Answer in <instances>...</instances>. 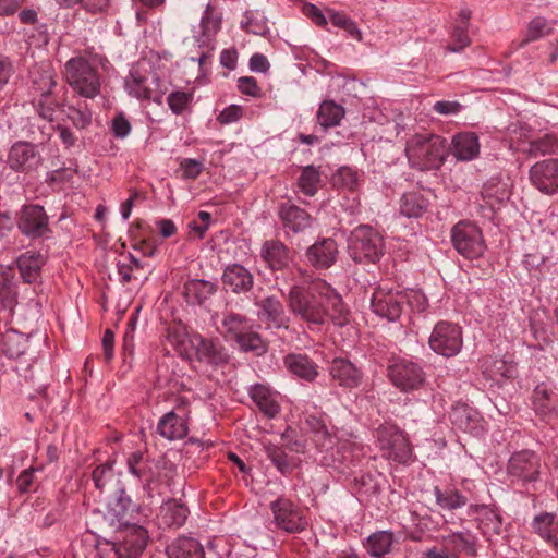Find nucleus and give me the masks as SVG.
Returning a JSON list of instances; mask_svg holds the SVG:
<instances>
[{
  "instance_id": "21",
  "label": "nucleus",
  "mask_w": 558,
  "mask_h": 558,
  "mask_svg": "<svg viewBox=\"0 0 558 558\" xmlns=\"http://www.w3.org/2000/svg\"><path fill=\"white\" fill-rule=\"evenodd\" d=\"M318 293L323 296V304L328 311V318L336 325L343 326L348 323L349 311L342 298L324 280H318Z\"/></svg>"
},
{
  "instance_id": "52",
  "label": "nucleus",
  "mask_w": 558,
  "mask_h": 558,
  "mask_svg": "<svg viewBox=\"0 0 558 558\" xmlns=\"http://www.w3.org/2000/svg\"><path fill=\"white\" fill-rule=\"evenodd\" d=\"M332 183L338 187L354 191L359 186V173L350 167H341L332 175Z\"/></svg>"
},
{
  "instance_id": "15",
  "label": "nucleus",
  "mask_w": 558,
  "mask_h": 558,
  "mask_svg": "<svg viewBox=\"0 0 558 558\" xmlns=\"http://www.w3.org/2000/svg\"><path fill=\"white\" fill-rule=\"evenodd\" d=\"M159 83L157 76H143L136 70H132L130 77L125 81V88L129 95L140 100H153L160 105L163 92L158 88Z\"/></svg>"
},
{
  "instance_id": "19",
  "label": "nucleus",
  "mask_w": 558,
  "mask_h": 558,
  "mask_svg": "<svg viewBox=\"0 0 558 558\" xmlns=\"http://www.w3.org/2000/svg\"><path fill=\"white\" fill-rule=\"evenodd\" d=\"M40 162L36 147L27 142L15 143L8 156V165L14 171H31Z\"/></svg>"
},
{
  "instance_id": "38",
  "label": "nucleus",
  "mask_w": 558,
  "mask_h": 558,
  "mask_svg": "<svg viewBox=\"0 0 558 558\" xmlns=\"http://www.w3.org/2000/svg\"><path fill=\"white\" fill-rule=\"evenodd\" d=\"M189 509L177 500H168L161 506L160 517L165 525L169 527L182 526L187 518Z\"/></svg>"
},
{
  "instance_id": "16",
  "label": "nucleus",
  "mask_w": 558,
  "mask_h": 558,
  "mask_svg": "<svg viewBox=\"0 0 558 558\" xmlns=\"http://www.w3.org/2000/svg\"><path fill=\"white\" fill-rule=\"evenodd\" d=\"M530 180L539 192L553 195L558 192V159H546L533 165Z\"/></svg>"
},
{
  "instance_id": "45",
  "label": "nucleus",
  "mask_w": 558,
  "mask_h": 558,
  "mask_svg": "<svg viewBox=\"0 0 558 558\" xmlns=\"http://www.w3.org/2000/svg\"><path fill=\"white\" fill-rule=\"evenodd\" d=\"M533 530L545 541L551 542L558 547V541L556 538V532L558 530V523L555 520V515L551 513H542L536 515L533 521Z\"/></svg>"
},
{
  "instance_id": "43",
  "label": "nucleus",
  "mask_w": 558,
  "mask_h": 558,
  "mask_svg": "<svg viewBox=\"0 0 558 558\" xmlns=\"http://www.w3.org/2000/svg\"><path fill=\"white\" fill-rule=\"evenodd\" d=\"M27 349V339L23 333L10 329L2 336V351L10 359H16Z\"/></svg>"
},
{
  "instance_id": "20",
  "label": "nucleus",
  "mask_w": 558,
  "mask_h": 558,
  "mask_svg": "<svg viewBox=\"0 0 558 558\" xmlns=\"http://www.w3.org/2000/svg\"><path fill=\"white\" fill-rule=\"evenodd\" d=\"M258 318L267 325V328H289V317L286 315L283 305L275 296H267L256 302Z\"/></svg>"
},
{
  "instance_id": "48",
  "label": "nucleus",
  "mask_w": 558,
  "mask_h": 558,
  "mask_svg": "<svg viewBox=\"0 0 558 558\" xmlns=\"http://www.w3.org/2000/svg\"><path fill=\"white\" fill-rule=\"evenodd\" d=\"M240 349L244 352H252L257 356L263 355L267 351V343L262 337L252 330L247 329L236 341Z\"/></svg>"
},
{
  "instance_id": "49",
  "label": "nucleus",
  "mask_w": 558,
  "mask_h": 558,
  "mask_svg": "<svg viewBox=\"0 0 558 558\" xmlns=\"http://www.w3.org/2000/svg\"><path fill=\"white\" fill-rule=\"evenodd\" d=\"M306 425L314 434L316 441L320 442L322 446L328 447L333 445V436L328 430L327 424L323 417L308 415L306 417Z\"/></svg>"
},
{
  "instance_id": "64",
  "label": "nucleus",
  "mask_w": 558,
  "mask_h": 558,
  "mask_svg": "<svg viewBox=\"0 0 558 558\" xmlns=\"http://www.w3.org/2000/svg\"><path fill=\"white\" fill-rule=\"evenodd\" d=\"M433 110L441 116H453L462 110V105L456 100H440L434 104Z\"/></svg>"
},
{
  "instance_id": "60",
  "label": "nucleus",
  "mask_w": 558,
  "mask_h": 558,
  "mask_svg": "<svg viewBox=\"0 0 558 558\" xmlns=\"http://www.w3.org/2000/svg\"><path fill=\"white\" fill-rule=\"evenodd\" d=\"M452 45L448 48L452 52H459L470 45L468 27L457 25L452 33Z\"/></svg>"
},
{
  "instance_id": "22",
  "label": "nucleus",
  "mask_w": 558,
  "mask_h": 558,
  "mask_svg": "<svg viewBox=\"0 0 558 558\" xmlns=\"http://www.w3.org/2000/svg\"><path fill=\"white\" fill-rule=\"evenodd\" d=\"M338 256V245L335 240L325 238L311 245L306 251L307 260L317 269H328Z\"/></svg>"
},
{
  "instance_id": "5",
  "label": "nucleus",
  "mask_w": 558,
  "mask_h": 558,
  "mask_svg": "<svg viewBox=\"0 0 558 558\" xmlns=\"http://www.w3.org/2000/svg\"><path fill=\"white\" fill-rule=\"evenodd\" d=\"M377 447L384 458L407 464L412 459V446L408 436L393 424H383L376 432Z\"/></svg>"
},
{
  "instance_id": "50",
  "label": "nucleus",
  "mask_w": 558,
  "mask_h": 558,
  "mask_svg": "<svg viewBox=\"0 0 558 558\" xmlns=\"http://www.w3.org/2000/svg\"><path fill=\"white\" fill-rule=\"evenodd\" d=\"M553 32L551 26L547 19L543 16L534 17L527 25V31L524 39L521 41L520 47L535 41L542 37L549 35Z\"/></svg>"
},
{
  "instance_id": "42",
  "label": "nucleus",
  "mask_w": 558,
  "mask_h": 558,
  "mask_svg": "<svg viewBox=\"0 0 558 558\" xmlns=\"http://www.w3.org/2000/svg\"><path fill=\"white\" fill-rule=\"evenodd\" d=\"M393 534L389 531L373 533L367 538L366 549L372 557L383 558L391 549Z\"/></svg>"
},
{
  "instance_id": "7",
  "label": "nucleus",
  "mask_w": 558,
  "mask_h": 558,
  "mask_svg": "<svg viewBox=\"0 0 558 558\" xmlns=\"http://www.w3.org/2000/svg\"><path fill=\"white\" fill-rule=\"evenodd\" d=\"M407 306V294L388 286H379L373 292L371 299L372 311L388 322L400 318Z\"/></svg>"
},
{
  "instance_id": "34",
  "label": "nucleus",
  "mask_w": 558,
  "mask_h": 558,
  "mask_svg": "<svg viewBox=\"0 0 558 558\" xmlns=\"http://www.w3.org/2000/svg\"><path fill=\"white\" fill-rule=\"evenodd\" d=\"M250 396L258 409L269 418L275 417L280 412V405L271 390L262 384H256L250 388Z\"/></svg>"
},
{
  "instance_id": "10",
  "label": "nucleus",
  "mask_w": 558,
  "mask_h": 558,
  "mask_svg": "<svg viewBox=\"0 0 558 558\" xmlns=\"http://www.w3.org/2000/svg\"><path fill=\"white\" fill-rule=\"evenodd\" d=\"M542 468L541 457L533 450L524 449L511 454L507 473L512 480L532 483L539 478Z\"/></svg>"
},
{
  "instance_id": "51",
  "label": "nucleus",
  "mask_w": 558,
  "mask_h": 558,
  "mask_svg": "<svg viewBox=\"0 0 558 558\" xmlns=\"http://www.w3.org/2000/svg\"><path fill=\"white\" fill-rule=\"evenodd\" d=\"M265 452L279 472L287 474L292 471V463L290 462L288 454L282 447L268 444L265 446Z\"/></svg>"
},
{
  "instance_id": "32",
  "label": "nucleus",
  "mask_w": 558,
  "mask_h": 558,
  "mask_svg": "<svg viewBox=\"0 0 558 558\" xmlns=\"http://www.w3.org/2000/svg\"><path fill=\"white\" fill-rule=\"evenodd\" d=\"M169 558H205L202 544L186 536L174 539L166 549Z\"/></svg>"
},
{
  "instance_id": "63",
  "label": "nucleus",
  "mask_w": 558,
  "mask_h": 558,
  "mask_svg": "<svg viewBox=\"0 0 558 558\" xmlns=\"http://www.w3.org/2000/svg\"><path fill=\"white\" fill-rule=\"evenodd\" d=\"M239 90L247 96L259 97L260 87L257 85V81L252 76H243L238 80Z\"/></svg>"
},
{
  "instance_id": "55",
  "label": "nucleus",
  "mask_w": 558,
  "mask_h": 558,
  "mask_svg": "<svg viewBox=\"0 0 558 558\" xmlns=\"http://www.w3.org/2000/svg\"><path fill=\"white\" fill-rule=\"evenodd\" d=\"M192 100L193 95L182 90L172 92L167 97L168 106L174 114H181Z\"/></svg>"
},
{
  "instance_id": "57",
  "label": "nucleus",
  "mask_w": 558,
  "mask_h": 558,
  "mask_svg": "<svg viewBox=\"0 0 558 558\" xmlns=\"http://www.w3.org/2000/svg\"><path fill=\"white\" fill-rule=\"evenodd\" d=\"M446 541L460 550L466 553L474 551V538L469 533L456 532L448 535Z\"/></svg>"
},
{
  "instance_id": "17",
  "label": "nucleus",
  "mask_w": 558,
  "mask_h": 558,
  "mask_svg": "<svg viewBox=\"0 0 558 558\" xmlns=\"http://www.w3.org/2000/svg\"><path fill=\"white\" fill-rule=\"evenodd\" d=\"M192 343L199 362H205L213 366H222L229 362V353L218 339L195 336Z\"/></svg>"
},
{
  "instance_id": "61",
  "label": "nucleus",
  "mask_w": 558,
  "mask_h": 558,
  "mask_svg": "<svg viewBox=\"0 0 558 558\" xmlns=\"http://www.w3.org/2000/svg\"><path fill=\"white\" fill-rule=\"evenodd\" d=\"M58 2L65 7L81 3L87 11L93 13L104 11L109 4V0H58Z\"/></svg>"
},
{
  "instance_id": "24",
  "label": "nucleus",
  "mask_w": 558,
  "mask_h": 558,
  "mask_svg": "<svg viewBox=\"0 0 558 558\" xmlns=\"http://www.w3.org/2000/svg\"><path fill=\"white\" fill-rule=\"evenodd\" d=\"M481 145L474 132H460L452 136L450 151L459 161H471L478 157Z\"/></svg>"
},
{
  "instance_id": "18",
  "label": "nucleus",
  "mask_w": 558,
  "mask_h": 558,
  "mask_svg": "<svg viewBox=\"0 0 558 558\" xmlns=\"http://www.w3.org/2000/svg\"><path fill=\"white\" fill-rule=\"evenodd\" d=\"M22 233L39 238L48 230V217L39 205L24 206L17 222Z\"/></svg>"
},
{
  "instance_id": "6",
  "label": "nucleus",
  "mask_w": 558,
  "mask_h": 558,
  "mask_svg": "<svg viewBox=\"0 0 558 558\" xmlns=\"http://www.w3.org/2000/svg\"><path fill=\"white\" fill-rule=\"evenodd\" d=\"M93 481L95 487L106 494L108 505L111 506L112 500L117 501V508H112L117 517L122 515L131 504L130 498L124 497V490L121 487V481L113 471L111 462L98 465L93 471Z\"/></svg>"
},
{
  "instance_id": "53",
  "label": "nucleus",
  "mask_w": 558,
  "mask_h": 558,
  "mask_svg": "<svg viewBox=\"0 0 558 558\" xmlns=\"http://www.w3.org/2000/svg\"><path fill=\"white\" fill-rule=\"evenodd\" d=\"M558 151V140L554 135L546 134L541 138L532 141L527 153L531 156L555 154Z\"/></svg>"
},
{
  "instance_id": "46",
  "label": "nucleus",
  "mask_w": 558,
  "mask_h": 558,
  "mask_svg": "<svg viewBox=\"0 0 558 558\" xmlns=\"http://www.w3.org/2000/svg\"><path fill=\"white\" fill-rule=\"evenodd\" d=\"M469 514H477L481 517V525L484 531H492L495 534H499L501 519L494 509L485 505H471L469 507Z\"/></svg>"
},
{
  "instance_id": "29",
  "label": "nucleus",
  "mask_w": 558,
  "mask_h": 558,
  "mask_svg": "<svg viewBox=\"0 0 558 558\" xmlns=\"http://www.w3.org/2000/svg\"><path fill=\"white\" fill-rule=\"evenodd\" d=\"M31 93L33 98L53 92L57 86L56 72L50 64H41L31 71Z\"/></svg>"
},
{
  "instance_id": "27",
  "label": "nucleus",
  "mask_w": 558,
  "mask_h": 558,
  "mask_svg": "<svg viewBox=\"0 0 558 558\" xmlns=\"http://www.w3.org/2000/svg\"><path fill=\"white\" fill-rule=\"evenodd\" d=\"M449 418L458 429L470 434H476L482 428L478 412L465 403L452 407Z\"/></svg>"
},
{
  "instance_id": "56",
  "label": "nucleus",
  "mask_w": 558,
  "mask_h": 558,
  "mask_svg": "<svg viewBox=\"0 0 558 558\" xmlns=\"http://www.w3.org/2000/svg\"><path fill=\"white\" fill-rule=\"evenodd\" d=\"M340 450L343 451V453H348V456H344V459L350 458L352 461H359L361 458L365 456V448L364 446L356 441L354 438L345 439L339 442Z\"/></svg>"
},
{
  "instance_id": "23",
  "label": "nucleus",
  "mask_w": 558,
  "mask_h": 558,
  "mask_svg": "<svg viewBox=\"0 0 558 558\" xmlns=\"http://www.w3.org/2000/svg\"><path fill=\"white\" fill-rule=\"evenodd\" d=\"M332 381L343 388H355L361 384L362 372L349 360L336 357L329 367Z\"/></svg>"
},
{
  "instance_id": "59",
  "label": "nucleus",
  "mask_w": 558,
  "mask_h": 558,
  "mask_svg": "<svg viewBox=\"0 0 558 558\" xmlns=\"http://www.w3.org/2000/svg\"><path fill=\"white\" fill-rule=\"evenodd\" d=\"M146 461L141 451L132 452L128 458V469L136 477H143L146 473Z\"/></svg>"
},
{
  "instance_id": "37",
  "label": "nucleus",
  "mask_w": 558,
  "mask_h": 558,
  "mask_svg": "<svg viewBox=\"0 0 558 558\" xmlns=\"http://www.w3.org/2000/svg\"><path fill=\"white\" fill-rule=\"evenodd\" d=\"M434 495L437 506L447 511H453L468 504V497L454 487H434Z\"/></svg>"
},
{
  "instance_id": "28",
  "label": "nucleus",
  "mask_w": 558,
  "mask_h": 558,
  "mask_svg": "<svg viewBox=\"0 0 558 558\" xmlns=\"http://www.w3.org/2000/svg\"><path fill=\"white\" fill-rule=\"evenodd\" d=\"M260 256L272 270H281L289 266L291 255L289 248L278 240L266 241Z\"/></svg>"
},
{
  "instance_id": "39",
  "label": "nucleus",
  "mask_w": 558,
  "mask_h": 558,
  "mask_svg": "<svg viewBox=\"0 0 558 558\" xmlns=\"http://www.w3.org/2000/svg\"><path fill=\"white\" fill-rule=\"evenodd\" d=\"M38 116L47 121H54L57 112H64L62 109L63 105L57 99L56 95L52 93L44 94L37 98H33L32 100Z\"/></svg>"
},
{
  "instance_id": "26",
  "label": "nucleus",
  "mask_w": 558,
  "mask_h": 558,
  "mask_svg": "<svg viewBox=\"0 0 558 558\" xmlns=\"http://www.w3.org/2000/svg\"><path fill=\"white\" fill-rule=\"evenodd\" d=\"M278 215L283 227L293 233H299L310 228L312 217L304 209L291 203H283L279 206Z\"/></svg>"
},
{
  "instance_id": "13",
  "label": "nucleus",
  "mask_w": 558,
  "mask_h": 558,
  "mask_svg": "<svg viewBox=\"0 0 558 558\" xmlns=\"http://www.w3.org/2000/svg\"><path fill=\"white\" fill-rule=\"evenodd\" d=\"M388 377L402 391L418 389L425 379L422 367L407 360H399L390 364Z\"/></svg>"
},
{
  "instance_id": "12",
  "label": "nucleus",
  "mask_w": 558,
  "mask_h": 558,
  "mask_svg": "<svg viewBox=\"0 0 558 558\" xmlns=\"http://www.w3.org/2000/svg\"><path fill=\"white\" fill-rule=\"evenodd\" d=\"M277 527L288 533H300L307 526L302 511L289 499L278 498L270 504Z\"/></svg>"
},
{
  "instance_id": "35",
  "label": "nucleus",
  "mask_w": 558,
  "mask_h": 558,
  "mask_svg": "<svg viewBox=\"0 0 558 558\" xmlns=\"http://www.w3.org/2000/svg\"><path fill=\"white\" fill-rule=\"evenodd\" d=\"M216 290L217 286L215 282L203 279H192L185 282L183 293L189 303L203 304Z\"/></svg>"
},
{
  "instance_id": "31",
  "label": "nucleus",
  "mask_w": 558,
  "mask_h": 558,
  "mask_svg": "<svg viewBox=\"0 0 558 558\" xmlns=\"http://www.w3.org/2000/svg\"><path fill=\"white\" fill-rule=\"evenodd\" d=\"M46 259L38 252L27 251L19 256L16 265L22 279L27 283L36 282Z\"/></svg>"
},
{
  "instance_id": "11",
  "label": "nucleus",
  "mask_w": 558,
  "mask_h": 558,
  "mask_svg": "<svg viewBox=\"0 0 558 558\" xmlns=\"http://www.w3.org/2000/svg\"><path fill=\"white\" fill-rule=\"evenodd\" d=\"M531 405L542 422L550 426L558 423V392L547 384L542 383L534 388Z\"/></svg>"
},
{
  "instance_id": "1",
  "label": "nucleus",
  "mask_w": 558,
  "mask_h": 558,
  "mask_svg": "<svg viewBox=\"0 0 558 558\" xmlns=\"http://www.w3.org/2000/svg\"><path fill=\"white\" fill-rule=\"evenodd\" d=\"M447 151L446 140L426 130L410 135L405 143L410 166L421 171L439 169L446 160Z\"/></svg>"
},
{
  "instance_id": "58",
  "label": "nucleus",
  "mask_w": 558,
  "mask_h": 558,
  "mask_svg": "<svg viewBox=\"0 0 558 558\" xmlns=\"http://www.w3.org/2000/svg\"><path fill=\"white\" fill-rule=\"evenodd\" d=\"M182 178L185 180H195L204 170L202 161L192 158H185L180 162Z\"/></svg>"
},
{
  "instance_id": "62",
  "label": "nucleus",
  "mask_w": 558,
  "mask_h": 558,
  "mask_svg": "<svg viewBox=\"0 0 558 558\" xmlns=\"http://www.w3.org/2000/svg\"><path fill=\"white\" fill-rule=\"evenodd\" d=\"M65 116L68 120H70L77 129L86 128L90 123L92 119L89 112L83 111L72 106L68 107Z\"/></svg>"
},
{
  "instance_id": "36",
  "label": "nucleus",
  "mask_w": 558,
  "mask_h": 558,
  "mask_svg": "<svg viewBox=\"0 0 558 558\" xmlns=\"http://www.w3.org/2000/svg\"><path fill=\"white\" fill-rule=\"evenodd\" d=\"M250 328L246 316L229 312L223 315L219 331L226 339L236 341Z\"/></svg>"
},
{
  "instance_id": "33",
  "label": "nucleus",
  "mask_w": 558,
  "mask_h": 558,
  "mask_svg": "<svg viewBox=\"0 0 558 558\" xmlns=\"http://www.w3.org/2000/svg\"><path fill=\"white\" fill-rule=\"evenodd\" d=\"M284 365L293 375L306 381H313L318 375L317 365L305 354H288Z\"/></svg>"
},
{
  "instance_id": "2",
  "label": "nucleus",
  "mask_w": 558,
  "mask_h": 558,
  "mask_svg": "<svg viewBox=\"0 0 558 558\" xmlns=\"http://www.w3.org/2000/svg\"><path fill=\"white\" fill-rule=\"evenodd\" d=\"M318 280L308 287L293 284L287 295L288 307L292 315L308 326H323L328 318V311L318 293Z\"/></svg>"
},
{
  "instance_id": "3",
  "label": "nucleus",
  "mask_w": 558,
  "mask_h": 558,
  "mask_svg": "<svg viewBox=\"0 0 558 558\" xmlns=\"http://www.w3.org/2000/svg\"><path fill=\"white\" fill-rule=\"evenodd\" d=\"M65 80L80 96L94 99L100 94L98 71L84 57H75L65 63Z\"/></svg>"
},
{
  "instance_id": "40",
  "label": "nucleus",
  "mask_w": 558,
  "mask_h": 558,
  "mask_svg": "<svg viewBox=\"0 0 558 558\" xmlns=\"http://www.w3.org/2000/svg\"><path fill=\"white\" fill-rule=\"evenodd\" d=\"M343 117V107L336 104L333 100L323 101L317 111V121L324 129L338 125Z\"/></svg>"
},
{
  "instance_id": "8",
  "label": "nucleus",
  "mask_w": 558,
  "mask_h": 558,
  "mask_svg": "<svg viewBox=\"0 0 558 558\" xmlns=\"http://www.w3.org/2000/svg\"><path fill=\"white\" fill-rule=\"evenodd\" d=\"M428 344L439 355L456 356L463 345L462 329L457 324L441 320L435 325Z\"/></svg>"
},
{
  "instance_id": "30",
  "label": "nucleus",
  "mask_w": 558,
  "mask_h": 558,
  "mask_svg": "<svg viewBox=\"0 0 558 558\" xmlns=\"http://www.w3.org/2000/svg\"><path fill=\"white\" fill-rule=\"evenodd\" d=\"M187 430L186 421L173 411L162 415L157 425V433L168 440L183 439Z\"/></svg>"
},
{
  "instance_id": "25",
  "label": "nucleus",
  "mask_w": 558,
  "mask_h": 558,
  "mask_svg": "<svg viewBox=\"0 0 558 558\" xmlns=\"http://www.w3.org/2000/svg\"><path fill=\"white\" fill-rule=\"evenodd\" d=\"M222 283L233 293H246L254 284L252 272L240 264L228 265L222 274Z\"/></svg>"
},
{
  "instance_id": "41",
  "label": "nucleus",
  "mask_w": 558,
  "mask_h": 558,
  "mask_svg": "<svg viewBox=\"0 0 558 558\" xmlns=\"http://www.w3.org/2000/svg\"><path fill=\"white\" fill-rule=\"evenodd\" d=\"M323 184L318 168L306 166L302 169L298 179V187L306 196H314Z\"/></svg>"
},
{
  "instance_id": "4",
  "label": "nucleus",
  "mask_w": 558,
  "mask_h": 558,
  "mask_svg": "<svg viewBox=\"0 0 558 558\" xmlns=\"http://www.w3.org/2000/svg\"><path fill=\"white\" fill-rule=\"evenodd\" d=\"M349 254L356 263H376L384 254V240L367 225L356 227L349 239Z\"/></svg>"
},
{
  "instance_id": "9",
  "label": "nucleus",
  "mask_w": 558,
  "mask_h": 558,
  "mask_svg": "<svg viewBox=\"0 0 558 558\" xmlns=\"http://www.w3.org/2000/svg\"><path fill=\"white\" fill-rule=\"evenodd\" d=\"M451 241L457 252L470 259L482 256L486 248L482 231L472 222H458L451 230Z\"/></svg>"
},
{
  "instance_id": "14",
  "label": "nucleus",
  "mask_w": 558,
  "mask_h": 558,
  "mask_svg": "<svg viewBox=\"0 0 558 558\" xmlns=\"http://www.w3.org/2000/svg\"><path fill=\"white\" fill-rule=\"evenodd\" d=\"M147 531L138 525L126 530L119 543H107L111 554L107 558H138L147 545Z\"/></svg>"
},
{
  "instance_id": "47",
  "label": "nucleus",
  "mask_w": 558,
  "mask_h": 558,
  "mask_svg": "<svg viewBox=\"0 0 558 558\" xmlns=\"http://www.w3.org/2000/svg\"><path fill=\"white\" fill-rule=\"evenodd\" d=\"M118 275L122 283H128L132 279H140L143 265L131 253L122 255L117 263Z\"/></svg>"
},
{
  "instance_id": "54",
  "label": "nucleus",
  "mask_w": 558,
  "mask_h": 558,
  "mask_svg": "<svg viewBox=\"0 0 558 558\" xmlns=\"http://www.w3.org/2000/svg\"><path fill=\"white\" fill-rule=\"evenodd\" d=\"M330 22L332 25L344 29L351 37L362 40V33L356 23L341 12L330 11Z\"/></svg>"
},
{
  "instance_id": "44",
  "label": "nucleus",
  "mask_w": 558,
  "mask_h": 558,
  "mask_svg": "<svg viewBox=\"0 0 558 558\" xmlns=\"http://www.w3.org/2000/svg\"><path fill=\"white\" fill-rule=\"evenodd\" d=\"M428 206L427 199L417 192L403 194L400 202V211L402 215L412 218L420 217Z\"/></svg>"
}]
</instances>
